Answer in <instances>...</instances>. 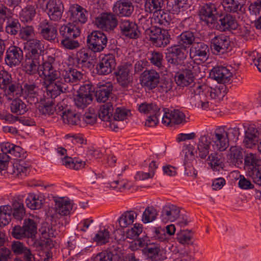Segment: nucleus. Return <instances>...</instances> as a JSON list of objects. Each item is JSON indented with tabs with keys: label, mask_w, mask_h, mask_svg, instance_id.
<instances>
[{
	"label": "nucleus",
	"mask_w": 261,
	"mask_h": 261,
	"mask_svg": "<svg viewBox=\"0 0 261 261\" xmlns=\"http://www.w3.org/2000/svg\"><path fill=\"white\" fill-rule=\"evenodd\" d=\"M56 59L51 56H47L42 62L39 76L44 80L46 84L55 82L60 76L57 68Z\"/></svg>",
	"instance_id": "nucleus-1"
},
{
	"label": "nucleus",
	"mask_w": 261,
	"mask_h": 261,
	"mask_svg": "<svg viewBox=\"0 0 261 261\" xmlns=\"http://www.w3.org/2000/svg\"><path fill=\"white\" fill-rule=\"evenodd\" d=\"M244 164L253 181L261 186V164H259L256 155L252 153H247L245 156Z\"/></svg>",
	"instance_id": "nucleus-2"
},
{
	"label": "nucleus",
	"mask_w": 261,
	"mask_h": 261,
	"mask_svg": "<svg viewBox=\"0 0 261 261\" xmlns=\"http://www.w3.org/2000/svg\"><path fill=\"white\" fill-rule=\"evenodd\" d=\"M108 38L105 34L100 31L92 32L87 38L88 48L94 53H100L106 47Z\"/></svg>",
	"instance_id": "nucleus-3"
},
{
	"label": "nucleus",
	"mask_w": 261,
	"mask_h": 261,
	"mask_svg": "<svg viewBox=\"0 0 261 261\" xmlns=\"http://www.w3.org/2000/svg\"><path fill=\"white\" fill-rule=\"evenodd\" d=\"M133 69V65L129 63H125L117 67L115 74L118 84L123 88H127L129 85L133 83L132 72Z\"/></svg>",
	"instance_id": "nucleus-4"
},
{
	"label": "nucleus",
	"mask_w": 261,
	"mask_h": 261,
	"mask_svg": "<svg viewBox=\"0 0 261 261\" xmlns=\"http://www.w3.org/2000/svg\"><path fill=\"white\" fill-rule=\"evenodd\" d=\"M217 8L215 4L207 3L201 5L199 9V15L200 20L204 24L210 28H214L216 26Z\"/></svg>",
	"instance_id": "nucleus-5"
},
{
	"label": "nucleus",
	"mask_w": 261,
	"mask_h": 261,
	"mask_svg": "<svg viewBox=\"0 0 261 261\" xmlns=\"http://www.w3.org/2000/svg\"><path fill=\"white\" fill-rule=\"evenodd\" d=\"M118 25L122 36L132 39L140 38L141 33L135 22L128 19H121Z\"/></svg>",
	"instance_id": "nucleus-6"
},
{
	"label": "nucleus",
	"mask_w": 261,
	"mask_h": 261,
	"mask_svg": "<svg viewBox=\"0 0 261 261\" xmlns=\"http://www.w3.org/2000/svg\"><path fill=\"white\" fill-rule=\"evenodd\" d=\"M23 59V52L20 47L12 45L6 49L4 61L9 67L13 68L19 65Z\"/></svg>",
	"instance_id": "nucleus-7"
},
{
	"label": "nucleus",
	"mask_w": 261,
	"mask_h": 261,
	"mask_svg": "<svg viewBox=\"0 0 261 261\" xmlns=\"http://www.w3.org/2000/svg\"><path fill=\"white\" fill-rule=\"evenodd\" d=\"M208 46L203 42H196L189 49L190 58L194 61L205 62L208 58Z\"/></svg>",
	"instance_id": "nucleus-8"
},
{
	"label": "nucleus",
	"mask_w": 261,
	"mask_h": 261,
	"mask_svg": "<svg viewBox=\"0 0 261 261\" xmlns=\"http://www.w3.org/2000/svg\"><path fill=\"white\" fill-rule=\"evenodd\" d=\"M117 15L113 13H102L96 18L97 26L106 31L114 30L118 25Z\"/></svg>",
	"instance_id": "nucleus-9"
},
{
	"label": "nucleus",
	"mask_w": 261,
	"mask_h": 261,
	"mask_svg": "<svg viewBox=\"0 0 261 261\" xmlns=\"http://www.w3.org/2000/svg\"><path fill=\"white\" fill-rule=\"evenodd\" d=\"M38 30L41 36L45 40L55 42L57 40L58 29L57 25L47 19L41 21L39 24Z\"/></svg>",
	"instance_id": "nucleus-10"
},
{
	"label": "nucleus",
	"mask_w": 261,
	"mask_h": 261,
	"mask_svg": "<svg viewBox=\"0 0 261 261\" xmlns=\"http://www.w3.org/2000/svg\"><path fill=\"white\" fill-rule=\"evenodd\" d=\"M116 66L115 57L111 54L105 55L97 64L96 69L99 75L111 73Z\"/></svg>",
	"instance_id": "nucleus-11"
},
{
	"label": "nucleus",
	"mask_w": 261,
	"mask_h": 261,
	"mask_svg": "<svg viewBox=\"0 0 261 261\" xmlns=\"http://www.w3.org/2000/svg\"><path fill=\"white\" fill-rule=\"evenodd\" d=\"M113 12L118 17H130L134 11V6L130 1L118 0L114 3Z\"/></svg>",
	"instance_id": "nucleus-12"
},
{
	"label": "nucleus",
	"mask_w": 261,
	"mask_h": 261,
	"mask_svg": "<svg viewBox=\"0 0 261 261\" xmlns=\"http://www.w3.org/2000/svg\"><path fill=\"white\" fill-rule=\"evenodd\" d=\"M143 251L145 255L153 261H163L167 258L166 251L156 243L149 241Z\"/></svg>",
	"instance_id": "nucleus-13"
},
{
	"label": "nucleus",
	"mask_w": 261,
	"mask_h": 261,
	"mask_svg": "<svg viewBox=\"0 0 261 261\" xmlns=\"http://www.w3.org/2000/svg\"><path fill=\"white\" fill-rule=\"evenodd\" d=\"M160 79V74L155 70H146L141 74V84L148 90H152L157 87Z\"/></svg>",
	"instance_id": "nucleus-14"
},
{
	"label": "nucleus",
	"mask_w": 261,
	"mask_h": 261,
	"mask_svg": "<svg viewBox=\"0 0 261 261\" xmlns=\"http://www.w3.org/2000/svg\"><path fill=\"white\" fill-rule=\"evenodd\" d=\"M230 44L228 36L220 35L215 36L211 40V47L214 54L218 55L226 51Z\"/></svg>",
	"instance_id": "nucleus-15"
},
{
	"label": "nucleus",
	"mask_w": 261,
	"mask_h": 261,
	"mask_svg": "<svg viewBox=\"0 0 261 261\" xmlns=\"http://www.w3.org/2000/svg\"><path fill=\"white\" fill-rule=\"evenodd\" d=\"M46 12L51 20H60L63 12V6L59 0H49L46 4Z\"/></svg>",
	"instance_id": "nucleus-16"
},
{
	"label": "nucleus",
	"mask_w": 261,
	"mask_h": 261,
	"mask_svg": "<svg viewBox=\"0 0 261 261\" xmlns=\"http://www.w3.org/2000/svg\"><path fill=\"white\" fill-rule=\"evenodd\" d=\"M205 85L194 84L188 89V95L190 97V102L195 107L199 108L202 98L206 97L204 92Z\"/></svg>",
	"instance_id": "nucleus-17"
},
{
	"label": "nucleus",
	"mask_w": 261,
	"mask_h": 261,
	"mask_svg": "<svg viewBox=\"0 0 261 261\" xmlns=\"http://www.w3.org/2000/svg\"><path fill=\"white\" fill-rule=\"evenodd\" d=\"M212 143L211 137L208 135H201L197 144L196 154L201 159H205L210 154Z\"/></svg>",
	"instance_id": "nucleus-18"
},
{
	"label": "nucleus",
	"mask_w": 261,
	"mask_h": 261,
	"mask_svg": "<svg viewBox=\"0 0 261 261\" xmlns=\"http://www.w3.org/2000/svg\"><path fill=\"white\" fill-rule=\"evenodd\" d=\"M163 114L162 123L167 126L171 123L180 124L185 119V114L178 110H174L170 112L168 109L164 108Z\"/></svg>",
	"instance_id": "nucleus-19"
},
{
	"label": "nucleus",
	"mask_w": 261,
	"mask_h": 261,
	"mask_svg": "<svg viewBox=\"0 0 261 261\" xmlns=\"http://www.w3.org/2000/svg\"><path fill=\"white\" fill-rule=\"evenodd\" d=\"M210 76L218 83L224 84L230 81L232 74L226 67L216 66L212 69Z\"/></svg>",
	"instance_id": "nucleus-20"
},
{
	"label": "nucleus",
	"mask_w": 261,
	"mask_h": 261,
	"mask_svg": "<svg viewBox=\"0 0 261 261\" xmlns=\"http://www.w3.org/2000/svg\"><path fill=\"white\" fill-rule=\"evenodd\" d=\"M40 59L39 57L25 55L23 68L28 74L34 75L37 73L39 75L40 71H41L40 67L42 66Z\"/></svg>",
	"instance_id": "nucleus-21"
},
{
	"label": "nucleus",
	"mask_w": 261,
	"mask_h": 261,
	"mask_svg": "<svg viewBox=\"0 0 261 261\" xmlns=\"http://www.w3.org/2000/svg\"><path fill=\"white\" fill-rule=\"evenodd\" d=\"M68 14L70 20L74 22L84 24L87 21L88 11L78 5L70 7L68 10Z\"/></svg>",
	"instance_id": "nucleus-22"
},
{
	"label": "nucleus",
	"mask_w": 261,
	"mask_h": 261,
	"mask_svg": "<svg viewBox=\"0 0 261 261\" xmlns=\"http://www.w3.org/2000/svg\"><path fill=\"white\" fill-rule=\"evenodd\" d=\"M179 208L176 205L170 204L165 205L161 212V221L165 223L168 221H174L179 217Z\"/></svg>",
	"instance_id": "nucleus-23"
},
{
	"label": "nucleus",
	"mask_w": 261,
	"mask_h": 261,
	"mask_svg": "<svg viewBox=\"0 0 261 261\" xmlns=\"http://www.w3.org/2000/svg\"><path fill=\"white\" fill-rule=\"evenodd\" d=\"M212 142L216 148L220 151L225 150L229 145L228 139L226 137L223 128L216 130L212 136Z\"/></svg>",
	"instance_id": "nucleus-24"
},
{
	"label": "nucleus",
	"mask_w": 261,
	"mask_h": 261,
	"mask_svg": "<svg viewBox=\"0 0 261 261\" xmlns=\"http://www.w3.org/2000/svg\"><path fill=\"white\" fill-rule=\"evenodd\" d=\"M197 40L196 33L191 31H184L176 38V43L187 50L190 48Z\"/></svg>",
	"instance_id": "nucleus-25"
},
{
	"label": "nucleus",
	"mask_w": 261,
	"mask_h": 261,
	"mask_svg": "<svg viewBox=\"0 0 261 261\" xmlns=\"http://www.w3.org/2000/svg\"><path fill=\"white\" fill-rule=\"evenodd\" d=\"M113 90V85L110 83H106L95 88V95L98 102H105L111 96Z\"/></svg>",
	"instance_id": "nucleus-26"
},
{
	"label": "nucleus",
	"mask_w": 261,
	"mask_h": 261,
	"mask_svg": "<svg viewBox=\"0 0 261 261\" xmlns=\"http://www.w3.org/2000/svg\"><path fill=\"white\" fill-rule=\"evenodd\" d=\"M47 84L46 86V96L52 100L59 96L61 92L65 93L68 91V87L65 83L58 82Z\"/></svg>",
	"instance_id": "nucleus-27"
},
{
	"label": "nucleus",
	"mask_w": 261,
	"mask_h": 261,
	"mask_svg": "<svg viewBox=\"0 0 261 261\" xmlns=\"http://www.w3.org/2000/svg\"><path fill=\"white\" fill-rule=\"evenodd\" d=\"M59 112L60 113L59 115L62 118L64 123L70 126H83L84 122L82 121V115L80 113H75L69 110Z\"/></svg>",
	"instance_id": "nucleus-28"
},
{
	"label": "nucleus",
	"mask_w": 261,
	"mask_h": 261,
	"mask_svg": "<svg viewBox=\"0 0 261 261\" xmlns=\"http://www.w3.org/2000/svg\"><path fill=\"white\" fill-rule=\"evenodd\" d=\"M260 137L261 135L257 128L250 127L245 130L243 142L247 148H251L257 144Z\"/></svg>",
	"instance_id": "nucleus-29"
},
{
	"label": "nucleus",
	"mask_w": 261,
	"mask_h": 261,
	"mask_svg": "<svg viewBox=\"0 0 261 261\" xmlns=\"http://www.w3.org/2000/svg\"><path fill=\"white\" fill-rule=\"evenodd\" d=\"M83 78V74L76 69L69 68L65 69L62 71V77L60 81L62 83V81L69 83L76 84Z\"/></svg>",
	"instance_id": "nucleus-30"
},
{
	"label": "nucleus",
	"mask_w": 261,
	"mask_h": 261,
	"mask_svg": "<svg viewBox=\"0 0 261 261\" xmlns=\"http://www.w3.org/2000/svg\"><path fill=\"white\" fill-rule=\"evenodd\" d=\"M37 109L40 113L42 115H53L56 113L58 115L60 113L57 112L56 109L55 103L52 99L47 98L41 99L39 103Z\"/></svg>",
	"instance_id": "nucleus-31"
},
{
	"label": "nucleus",
	"mask_w": 261,
	"mask_h": 261,
	"mask_svg": "<svg viewBox=\"0 0 261 261\" xmlns=\"http://www.w3.org/2000/svg\"><path fill=\"white\" fill-rule=\"evenodd\" d=\"M29 48V52L25 55L40 58L44 51V45L42 41L37 39H32L26 43Z\"/></svg>",
	"instance_id": "nucleus-32"
},
{
	"label": "nucleus",
	"mask_w": 261,
	"mask_h": 261,
	"mask_svg": "<svg viewBox=\"0 0 261 261\" xmlns=\"http://www.w3.org/2000/svg\"><path fill=\"white\" fill-rule=\"evenodd\" d=\"M59 33L63 39H71L79 36L81 34V30L79 26L69 23L62 25L59 29Z\"/></svg>",
	"instance_id": "nucleus-33"
},
{
	"label": "nucleus",
	"mask_w": 261,
	"mask_h": 261,
	"mask_svg": "<svg viewBox=\"0 0 261 261\" xmlns=\"http://www.w3.org/2000/svg\"><path fill=\"white\" fill-rule=\"evenodd\" d=\"M24 93L27 96V101L31 105L36 104L38 103V88L34 83H25L23 85Z\"/></svg>",
	"instance_id": "nucleus-34"
},
{
	"label": "nucleus",
	"mask_w": 261,
	"mask_h": 261,
	"mask_svg": "<svg viewBox=\"0 0 261 261\" xmlns=\"http://www.w3.org/2000/svg\"><path fill=\"white\" fill-rule=\"evenodd\" d=\"M131 114L130 111L125 108L117 107L113 115L112 123H110V127L114 130L116 128H119V126L116 121H123L127 118Z\"/></svg>",
	"instance_id": "nucleus-35"
},
{
	"label": "nucleus",
	"mask_w": 261,
	"mask_h": 261,
	"mask_svg": "<svg viewBox=\"0 0 261 261\" xmlns=\"http://www.w3.org/2000/svg\"><path fill=\"white\" fill-rule=\"evenodd\" d=\"M8 99L11 100L15 96L18 97L22 93L23 89L20 84L14 81L1 88Z\"/></svg>",
	"instance_id": "nucleus-36"
},
{
	"label": "nucleus",
	"mask_w": 261,
	"mask_h": 261,
	"mask_svg": "<svg viewBox=\"0 0 261 261\" xmlns=\"http://www.w3.org/2000/svg\"><path fill=\"white\" fill-rule=\"evenodd\" d=\"M207 161L211 168L214 171H219L224 168V159L221 153L212 152L208 156Z\"/></svg>",
	"instance_id": "nucleus-37"
},
{
	"label": "nucleus",
	"mask_w": 261,
	"mask_h": 261,
	"mask_svg": "<svg viewBox=\"0 0 261 261\" xmlns=\"http://www.w3.org/2000/svg\"><path fill=\"white\" fill-rule=\"evenodd\" d=\"M114 108L111 102H107L102 105L98 112V116L102 121L112 123Z\"/></svg>",
	"instance_id": "nucleus-38"
},
{
	"label": "nucleus",
	"mask_w": 261,
	"mask_h": 261,
	"mask_svg": "<svg viewBox=\"0 0 261 261\" xmlns=\"http://www.w3.org/2000/svg\"><path fill=\"white\" fill-rule=\"evenodd\" d=\"M222 4L226 12L234 13L241 10L244 0H222Z\"/></svg>",
	"instance_id": "nucleus-39"
},
{
	"label": "nucleus",
	"mask_w": 261,
	"mask_h": 261,
	"mask_svg": "<svg viewBox=\"0 0 261 261\" xmlns=\"http://www.w3.org/2000/svg\"><path fill=\"white\" fill-rule=\"evenodd\" d=\"M90 57L91 54L89 50L86 48L79 50L76 54V59L77 63L88 68L93 66L92 62L90 61Z\"/></svg>",
	"instance_id": "nucleus-40"
},
{
	"label": "nucleus",
	"mask_w": 261,
	"mask_h": 261,
	"mask_svg": "<svg viewBox=\"0 0 261 261\" xmlns=\"http://www.w3.org/2000/svg\"><path fill=\"white\" fill-rule=\"evenodd\" d=\"M137 215L138 214L133 211L124 212L118 220L120 227L124 228L132 224Z\"/></svg>",
	"instance_id": "nucleus-41"
},
{
	"label": "nucleus",
	"mask_w": 261,
	"mask_h": 261,
	"mask_svg": "<svg viewBox=\"0 0 261 261\" xmlns=\"http://www.w3.org/2000/svg\"><path fill=\"white\" fill-rule=\"evenodd\" d=\"M235 19L230 14H226L219 20V22L216 21V26L214 29L219 30L221 31H225L229 28H232L235 22Z\"/></svg>",
	"instance_id": "nucleus-42"
},
{
	"label": "nucleus",
	"mask_w": 261,
	"mask_h": 261,
	"mask_svg": "<svg viewBox=\"0 0 261 261\" xmlns=\"http://www.w3.org/2000/svg\"><path fill=\"white\" fill-rule=\"evenodd\" d=\"M163 0H145L144 10L146 12L153 13V15L161 10L163 6Z\"/></svg>",
	"instance_id": "nucleus-43"
},
{
	"label": "nucleus",
	"mask_w": 261,
	"mask_h": 261,
	"mask_svg": "<svg viewBox=\"0 0 261 261\" xmlns=\"http://www.w3.org/2000/svg\"><path fill=\"white\" fill-rule=\"evenodd\" d=\"M36 14V8L35 6L27 5L20 13V18L22 21L30 22L34 18Z\"/></svg>",
	"instance_id": "nucleus-44"
},
{
	"label": "nucleus",
	"mask_w": 261,
	"mask_h": 261,
	"mask_svg": "<svg viewBox=\"0 0 261 261\" xmlns=\"http://www.w3.org/2000/svg\"><path fill=\"white\" fill-rule=\"evenodd\" d=\"M154 16L156 23H159L163 27L169 28L171 23H173L171 16L162 10L158 11Z\"/></svg>",
	"instance_id": "nucleus-45"
},
{
	"label": "nucleus",
	"mask_w": 261,
	"mask_h": 261,
	"mask_svg": "<svg viewBox=\"0 0 261 261\" xmlns=\"http://www.w3.org/2000/svg\"><path fill=\"white\" fill-rule=\"evenodd\" d=\"M56 211L62 216H66L69 214L71 209V203L63 198H59L55 201Z\"/></svg>",
	"instance_id": "nucleus-46"
},
{
	"label": "nucleus",
	"mask_w": 261,
	"mask_h": 261,
	"mask_svg": "<svg viewBox=\"0 0 261 261\" xmlns=\"http://www.w3.org/2000/svg\"><path fill=\"white\" fill-rule=\"evenodd\" d=\"M27 238L34 239L37 233V224L34 220L31 219H24L23 224Z\"/></svg>",
	"instance_id": "nucleus-47"
},
{
	"label": "nucleus",
	"mask_w": 261,
	"mask_h": 261,
	"mask_svg": "<svg viewBox=\"0 0 261 261\" xmlns=\"http://www.w3.org/2000/svg\"><path fill=\"white\" fill-rule=\"evenodd\" d=\"M12 212L11 206L6 205L0 206V226L7 225L11 219Z\"/></svg>",
	"instance_id": "nucleus-48"
},
{
	"label": "nucleus",
	"mask_w": 261,
	"mask_h": 261,
	"mask_svg": "<svg viewBox=\"0 0 261 261\" xmlns=\"http://www.w3.org/2000/svg\"><path fill=\"white\" fill-rule=\"evenodd\" d=\"M12 113L17 115H22L28 110L26 105L20 99L14 98L10 105Z\"/></svg>",
	"instance_id": "nucleus-49"
},
{
	"label": "nucleus",
	"mask_w": 261,
	"mask_h": 261,
	"mask_svg": "<svg viewBox=\"0 0 261 261\" xmlns=\"http://www.w3.org/2000/svg\"><path fill=\"white\" fill-rule=\"evenodd\" d=\"M194 78L185 71L182 73H179L175 76V81L178 86L186 87L192 84L194 81Z\"/></svg>",
	"instance_id": "nucleus-50"
},
{
	"label": "nucleus",
	"mask_w": 261,
	"mask_h": 261,
	"mask_svg": "<svg viewBox=\"0 0 261 261\" xmlns=\"http://www.w3.org/2000/svg\"><path fill=\"white\" fill-rule=\"evenodd\" d=\"M25 203L28 207L32 210H37L41 207L42 199L38 195L30 194L25 199Z\"/></svg>",
	"instance_id": "nucleus-51"
},
{
	"label": "nucleus",
	"mask_w": 261,
	"mask_h": 261,
	"mask_svg": "<svg viewBox=\"0 0 261 261\" xmlns=\"http://www.w3.org/2000/svg\"><path fill=\"white\" fill-rule=\"evenodd\" d=\"M11 208L12 211L11 215L14 218L17 220H21L25 214L23 204L15 201L13 202Z\"/></svg>",
	"instance_id": "nucleus-52"
},
{
	"label": "nucleus",
	"mask_w": 261,
	"mask_h": 261,
	"mask_svg": "<svg viewBox=\"0 0 261 261\" xmlns=\"http://www.w3.org/2000/svg\"><path fill=\"white\" fill-rule=\"evenodd\" d=\"M173 84V81L170 78L161 79L156 87L158 91L162 94L167 93L172 89Z\"/></svg>",
	"instance_id": "nucleus-53"
},
{
	"label": "nucleus",
	"mask_w": 261,
	"mask_h": 261,
	"mask_svg": "<svg viewBox=\"0 0 261 261\" xmlns=\"http://www.w3.org/2000/svg\"><path fill=\"white\" fill-rule=\"evenodd\" d=\"M202 66L196 63L194 60L187 62L186 65L185 69L184 71L186 73H189L191 76L195 79V76H198L201 72V67Z\"/></svg>",
	"instance_id": "nucleus-54"
},
{
	"label": "nucleus",
	"mask_w": 261,
	"mask_h": 261,
	"mask_svg": "<svg viewBox=\"0 0 261 261\" xmlns=\"http://www.w3.org/2000/svg\"><path fill=\"white\" fill-rule=\"evenodd\" d=\"M21 25L17 19H9L7 21L6 26V32L11 35H15L18 32H20Z\"/></svg>",
	"instance_id": "nucleus-55"
},
{
	"label": "nucleus",
	"mask_w": 261,
	"mask_h": 261,
	"mask_svg": "<svg viewBox=\"0 0 261 261\" xmlns=\"http://www.w3.org/2000/svg\"><path fill=\"white\" fill-rule=\"evenodd\" d=\"M29 163L20 160L18 164H16L14 173L18 177L23 178L29 174Z\"/></svg>",
	"instance_id": "nucleus-56"
},
{
	"label": "nucleus",
	"mask_w": 261,
	"mask_h": 261,
	"mask_svg": "<svg viewBox=\"0 0 261 261\" xmlns=\"http://www.w3.org/2000/svg\"><path fill=\"white\" fill-rule=\"evenodd\" d=\"M169 37L165 32V30H163L161 33L152 41L151 43L156 47H164L169 43Z\"/></svg>",
	"instance_id": "nucleus-57"
},
{
	"label": "nucleus",
	"mask_w": 261,
	"mask_h": 261,
	"mask_svg": "<svg viewBox=\"0 0 261 261\" xmlns=\"http://www.w3.org/2000/svg\"><path fill=\"white\" fill-rule=\"evenodd\" d=\"M163 108H159L156 105L153 103L143 102L139 105L138 111L144 114H152L159 111Z\"/></svg>",
	"instance_id": "nucleus-58"
},
{
	"label": "nucleus",
	"mask_w": 261,
	"mask_h": 261,
	"mask_svg": "<svg viewBox=\"0 0 261 261\" xmlns=\"http://www.w3.org/2000/svg\"><path fill=\"white\" fill-rule=\"evenodd\" d=\"M156 210L153 206H148L143 213L142 221L144 223L151 222L156 219Z\"/></svg>",
	"instance_id": "nucleus-59"
},
{
	"label": "nucleus",
	"mask_w": 261,
	"mask_h": 261,
	"mask_svg": "<svg viewBox=\"0 0 261 261\" xmlns=\"http://www.w3.org/2000/svg\"><path fill=\"white\" fill-rule=\"evenodd\" d=\"M92 98L88 96H82L77 94L74 98V103L76 107L81 109H84L92 101Z\"/></svg>",
	"instance_id": "nucleus-60"
},
{
	"label": "nucleus",
	"mask_w": 261,
	"mask_h": 261,
	"mask_svg": "<svg viewBox=\"0 0 261 261\" xmlns=\"http://www.w3.org/2000/svg\"><path fill=\"white\" fill-rule=\"evenodd\" d=\"M95 93V87L89 82L81 86L77 91V94L93 98V94Z\"/></svg>",
	"instance_id": "nucleus-61"
},
{
	"label": "nucleus",
	"mask_w": 261,
	"mask_h": 261,
	"mask_svg": "<svg viewBox=\"0 0 261 261\" xmlns=\"http://www.w3.org/2000/svg\"><path fill=\"white\" fill-rule=\"evenodd\" d=\"M163 112L164 108L161 109L158 112L152 113V115L148 116L145 122V125L148 127L155 126L158 124L159 119H162V116L164 115Z\"/></svg>",
	"instance_id": "nucleus-62"
},
{
	"label": "nucleus",
	"mask_w": 261,
	"mask_h": 261,
	"mask_svg": "<svg viewBox=\"0 0 261 261\" xmlns=\"http://www.w3.org/2000/svg\"><path fill=\"white\" fill-rule=\"evenodd\" d=\"M165 59L167 63L173 67H177L182 65L184 60L178 58L177 56L167 49L166 53Z\"/></svg>",
	"instance_id": "nucleus-63"
},
{
	"label": "nucleus",
	"mask_w": 261,
	"mask_h": 261,
	"mask_svg": "<svg viewBox=\"0 0 261 261\" xmlns=\"http://www.w3.org/2000/svg\"><path fill=\"white\" fill-rule=\"evenodd\" d=\"M191 230H181L177 233L176 239L178 242L183 245H189L191 243L192 235L191 234Z\"/></svg>",
	"instance_id": "nucleus-64"
}]
</instances>
